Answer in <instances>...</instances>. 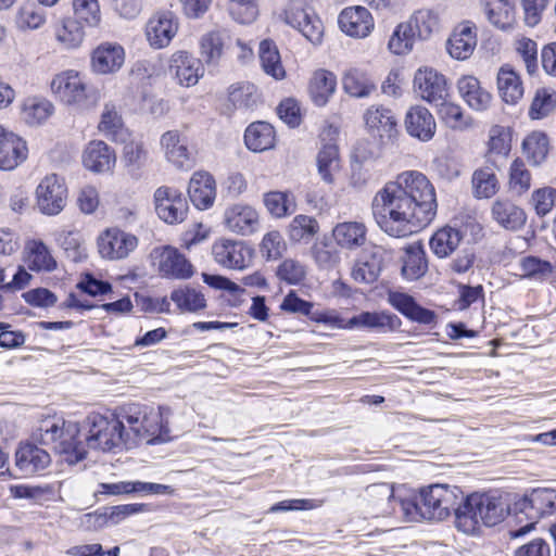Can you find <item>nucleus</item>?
Instances as JSON below:
<instances>
[{"instance_id": "obj_1", "label": "nucleus", "mask_w": 556, "mask_h": 556, "mask_svg": "<svg viewBox=\"0 0 556 556\" xmlns=\"http://www.w3.org/2000/svg\"><path fill=\"white\" fill-rule=\"evenodd\" d=\"M435 190L418 170H405L376 192L371 201L372 217L388 236L404 238L435 216Z\"/></svg>"}, {"instance_id": "obj_2", "label": "nucleus", "mask_w": 556, "mask_h": 556, "mask_svg": "<svg viewBox=\"0 0 556 556\" xmlns=\"http://www.w3.org/2000/svg\"><path fill=\"white\" fill-rule=\"evenodd\" d=\"M168 407L154 408L148 405L129 404L124 406L117 418L123 421V434L126 448L136 446L140 441L149 444L164 442L169 438L167 418Z\"/></svg>"}, {"instance_id": "obj_3", "label": "nucleus", "mask_w": 556, "mask_h": 556, "mask_svg": "<svg viewBox=\"0 0 556 556\" xmlns=\"http://www.w3.org/2000/svg\"><path fill=\"white\" fill-rule=\"evenodd\" d=\"M452 509L455 527L465 534H475L481 525L493 527L506 515L501 497L489 493H472L459 501Z\"/></svg>"}, {"instance_id": "obj_4", "label": "nucleus", "mask_w": 556, "mask_h": 556, "mask_svg": "<svg viewBox=\"0 0 556 556\" xmlns=\"http://www.w3.org/2000/svg\"><path fill=\"white\" fill-rule=\"evenodd\" d=\"M79 432L77 422L63 418H47L41 421L34 438L56 454L64 455L67 463L76 464L87 454L84 441L78 439Z\"/></svg>"}, {"instance_id": "obj_5", "label": "nucleus", "mask_w": 556, "mask_h": 556, "mask_svg": "<svg viewBox=\"0 0 556 556\" xmlns=\"http://www.w3.org/2000/svg\"><path fill=\"white\" fill-rule=\"evenodd\" d=\"M86 429L85 447L103 452L126 447L123 421L117 418V415L108 417L90 414L86 419Z\"/></svg>"}, {"instance_id": "obj_6", "label": "nucleus", "mask_w": 556, "mask_h": 556, "mask_svg": "<svg viewBox=\"0 0 556 556\" xmlns=\"http://www.w3.org/2000/svg\"><path fill=\"white\" fill-rule=\"evenodd\" d=\"M419 500L425 520H444L463 500V491L456 485L431 484L420 489Z\"/></svg>"}, {"instance_id": "obj_7", "label": "nucleus", "mask_w": 556, "mask_h": 556, "mask_svg": "<svg viewBox=\"0 0 556 556\" xmlns=\"http://www.w3.org/2000/svg\"><path fill=\"white\" fill-rule=\"evenodd\" d=\"M51 90L65 104L79 109H91L98 102L97 92L88 88L80 75L73 70L55 75L51 81Z\"/></svg>"}, {"instance_id": "obj_8", "label": "nucleus", "mask_w": 556, "mask_h": 556, "mask_svg": "<svg viewBox=\"0 0 556 556\" xmlns=\"http://www.w3.org/2000/svg\"><path fill=\"white\" fill-rule=\"evenodd\" d=\"M519 514L525 515L529 522L518 530L510 531L513 538H518L531 529L535 522L556 510V490L554 489H534L518 503Z\"/></svg>"}, {"instance_id": "obj_9", "label": "nucleus", "mask_w": 556, "mask_h": 556, "mask_svg": "<svg viewBox=\"0 0 556 556\" xmlns=\"http://www.w3.org/2000/svg\"><path fill=\"white\" fill-rule=\"evenodd\" d=\"M37 206L49 216L58 215L66 205L67 188L62 177L56 174L47 175L36 189Z\"/></svg>"}, {"instance_id": "obj_10", "label": "nucleus", "mask_w": 556, "mask_h": 556, "mask_svg": "<svg viewBox=\"0 0 556 556\" xmlns=\"http://www.w3.org/2000/svg\"><path fill=\"white\" fill-rule=\"evenodd\" d=\"M214 261L228 269H244L253 260V250L243 241L222 238L212 245Z\"/></svg>"}, {"instance_id": "obj_11", "label": "nucleus", "mask_w": 556, "mask_h": 556, "mask_svg": "<svg viewBox=\"0 0 556 556\" xmlns=\"http://www.w3.org/2000/svg\"><path fill=\"white\" fill-rule=\"evenodd\" d=\"M154 204L157 216L170 225L184 222L189 210L182 193L168 186H161L155 190Z\"/></svg>"}, {"instance_id": "obj_12", "label": "nucleus", "mask_w": 556, "mask_h": 556, "mask_svg": "<svg viewBox=\"0 0 556 556\" xmlns=\"http://www.w3.org/2000/svg\"><path fill=\"white\" fill-rule=\"evenodd\" d=\"M285 22L296 28L309 42L319 45L324 36V25L320 18L304 9L301 2H292L285 10Z\"/></svg>"}, {"instance_id": "obj_13", "label": "nucleus", "mask_w": 556, "mask_h": 556, "mask_svg": "<svg viewBox=\"0 0 556 556\" xmlns=\"http://www.w3.org/2000/svg\"><path fill=\"white\" fill-rule=\"evenodd\" d=\"M414 88L422 100L434 105L445 100L448 96L444 75L431 67L419 68L415 73Z\"/></svg>"}, {"instance_id": "obj_14", "label": "nucleus", "mask_w": 556, "mask_h": 556, "mask_svg": "<svg viewBox=\"0 0 556 556\" xmlns=\"http://www.w3.org/2000/svg\"><path fill=\"white\" fill-rule=\"evenodd\" d=\"M137 237L118 228L106 229L98 238V249L102 257L121 260L136 249Z\"/></svg>"}, {"instance_id": "obj_15", "label": "nucleus", "mask_w": 556, "mask_h": 556, "mask_svg": "<svg viewBox=\"0 0 556 556\" xmlns=\"http://www.w3.org/2000/svg\"><path fill=\"white\" fill-rule=\"evenodd\" d=\"M178 30V20L173 12L153 14L146 26V36L151 47L162 49L169 45Z\"/></svg>"}, {"instance_id": "obj_16", "label": "nucleus", "mask_w": 556, "mask_h": 556, "mask_svg": "<svg viewBox=\"0 0 556 556\" xmlns=\"http://www.w3.org/2000/svg\"><path fill=\"white\" fill-rule=\"evenodd\" d=\"M169 73L184 87L194 86L204 74L201 60L187 51L175 52L169 61Z\"/></svg>"}, {"instance_id": "obj_17", "label": "nucleus", "mask_w": 556, "mask_h": 556, "mask_svg": "<svg viewBox=\"0 0 556 556\" xmlns=\"http://www.w3.org/2000/svg\"><path fill=\"white\" fill-rule=\"evenodd\" d=\"M124 62L125 50L117 42H102L91 53V68L97 74H114L122 68Z\"/></svg>"}, {"instance_id": "obj_18", "label": "nucleus", "mask_w": 556, "mask_h": 556, "mask_svg": "<svg viewBox=\"0 0 556 556\" xmlns=\"http://www.w3.org/2000/svg\"><path fill=\"white\" fill-rule=\"evenodd\" d=\"M224 223L229 231L241 236H250L258 228V213L248 204H233L226 208Z\"/></svg>"}, {"instance_id": "obj_19", "label": "nucleus", "mask_w": 556, "mask_h": 556, "mask_svg": "<svg viewBox=\"0 0 556 556\" xmlns=\"http://www.w3.org/2000/svg\"><path fill=\"white\" fill-rule=\"evenodd\" d=\"M26 142L0 125V169L11 170L27 157Z\"/></svg>"}, {"instance_id": "obj_20", "label": "nucleus", "mask_w": 556, "mask_h": 556, "mask_svg": "<svg viewBox=\"0 0 556 556\" xmlns=\"http://www.w3.org/2000/svg\"><path fill=\"white\" fill-rule=\"evenodd\" d=\"M339 26L351 37H367L374 28V18L364 7L345 8L339 15Z\"/></svg>"}, {"instance_id": "obj_21", "label": "nucleus", "mask_w": 556, "mask_h": 556, "mask_svg": "<svg viewBox=\"0 0 556 556\" xmlns=\"http://www.w3.org/2000/svg\"><path fill=\"white\" fill-rule=\"evenodd\" d=\"M190 201L199 210H206L214 204L216 182L214 177L204 170L193 173L188 186Z\"/></svg>"}, {"instance_id": "obj_22", "label": "nucleus", "mask_w": 556, "mask_h": 556, "mask_svg": "<svg viewBox=\"0 0 556 556\" xmlns=\"http://www.w3.org/2000/svg\"><path fill=\"white\" fill-rule=\"evenodd\" d=\"M159 271L165 277L188 279L193 275V266L177 249L164 247L159 253Z\"/></svg>"}, {"instance_id": "obj_23", "label": "nucleus", "mask_w": 556, "mask_h": 556, "mask_svg": "<svg viewBox=\"0 0 556 556\" xmlns=\"http://www.w3.org/2000/svg\"><path fill=\"white\" fill-rule=\"evenodd\" d=\"M406 131L421 141H429L435 134V121L430 111L424 106L410 108L405 116Z\"/></svg>"}, {"instance_id": "obj_24", "label": "nucleus", "mask_w": 556, "mask_h": 556, "mask_svg": "<svg viewBox=\"0 0 556 556\" xmlns=\"http://www.w3.org/2000/svg\"><path fill=\"white\" fill-rule=\"evenodd\" d=\"M477 46L476 26L466 22L458 25L447 40V51L453 59H468Z\"/></svg>"}, {"instance_id": "obj_25", "label": "nucleus", "mask_w": 556, "mask_h": 556, "mask_svg": "<svg viewBox=\"0 0 556 556\" xmlns=\"http://www.w3.org/2000/svg\"><path fill=\"white\" fill-rule=\"evenodd\" d=\"M160 144L168 162L178 168L192 165L187 139L177 130H168L161 136Z\"/></svg>"}, {"instance_id": "obj_26", "label": "nucleus", "mask_w": 556, "mask_h": 556, "mask_svg": "<svg viewBox=\"0 0 556 556\" xmlns=\"http://www.w3.org/2000/svg\"><path fill=\"white\" fill-rule=\"evenodd\" d=\"M366 126L372 136L391 139L397 131L394 113L384 106H371L365 114Z\"/></svg>"}, {"instance_id": "obj_27", "label": "nucleus", "mask_w": 556, "mask_h": 556, "mask_svg": "<svg viewBox=\"0 0 556 556\" xmlns=\"http://www.w3.org/2000/svg\"><path fill=\"white\" fill-rule=\"evenodd\" d=\"M115 162V152L100 140L89 142L83 154L84 166L94 173L110 172Z\"/></svg>"}, {"instance_id": "obj_28", "label": "nucleus", "mask_w": 556, "mask_h": 556, "mask_svg": "<svg viewBox=\"0 0 556 556\" xmlns=\"http://www.w3.org/2000/svg\"><path fill=\"white\" fill-rule=\"evenodd\" d=\"M51 462L45 450L30 444H22L15 453V466L24 475H34L46 469Z\"/></svg>"}, {"instance_id": "obj_29", "label": "nucleus", "mask_w": 556, "mask_h": 556, "mask_svg": "<svg viewBox=\"0 0 556 556\" xmlns=\"http://www.w3.org/2000/svg\"><path fill=\"white\" fill-rule=\"evenodd\" d=\"M457 89L463 100L475 111H484L491 104V93L482 88L480 81L473 76L459 78Z\"/></svg>"}, {"instance_id": "obj_30", "label": "nucleus", "mask_w": 556, "mask_h": 556, "mask_svg": "<svg viewBox=\"0 0 556 556\" xmlns=\"http://www.w3.org/2000/svg\"><path fill=\"white\" fill-rule=\"evenodd\" d=\"M149 159V151L141 141H130L123 148L122 162L132 179L138 180L144 176Z\"/></svg>"}, {"instance_id": "obj_31", "label": "nucleus", "mask_w": 556, "mask_h": 556, "mask_svg": "<svg viewBox=\"0 0 556 556\" xmlns=\"http://www.w3.org/2000/svg\"><path fill=\"white\" fill-rule=\"evenodd\" d=\"M491 213L493 219L507 230H518L527 220L523 210L509 200H496L492 205Z\"/></svg>"}, {"instance_id": "obj_32", "label": "nucleus", "mask_w": 556, "mask_h": 556, "mask_svg": "<svg viewBox=\"0 0 556 556\" xmlns=\"http://www.w3.org/2000/svg\"><path fill=\"white\" fill-rule=\"evenodd\" d=\"M488 21L501 30H510L516 24L515 5L510 0H484Z\"/></svg>"}, {"instance_id": "obj_33", "label": "nucleus", "mask_w": 556, "mask_h": 556, "mask_svg": "<svg viewBox=\"0 0 556 556\" xmlns=\"http://www.w3.org/2000/svg\"><path fill=\"white\" fill-rule=\"evenodd\" d=\"M332 235L338 245L354 250L366 242L367 228L359 222H343L333 228Z\"/></svg>"}, {"instance_id": "obj_34", "label": "nucleus", "mask_w": 556, "mask_h": 556, "mask_svg": "<svg viewBox=\"0 0 556 556\" xmlns=\"http://www.w3.org/2000/svg\"><path fill=\"white\" fill-rule=\"evenodd\" d=\"M26 263L34 271H52L56 268V261L49 248L41 240H29L25 245Z\"/></svg>"}, {"instance_id": "obj_35", "label": "nucleus", "mask_w": 556, "mask_h": 556, "mask_svg": "<svg viewBox=\"0 0 556 556\" xmlns=\"http://www.w3.org/2000/svg\"><path fill=\"white\" fill-rule=\"evenodd\" d=\"M244 142L249 150L263 152L274 147L275 130L266 122L252 123L244 132Z\"/></svg>"}, {"instance_id": "obj_36", "label": "nucleus", "mask_w": 556, "mask_h": 556, "mask_svg": "<svg viewBox=\"0 0 556 556\" xmlns=\"http://www.w3.org/2000/svg\"><path fill=\"white\" fill-rule=\"evenodd\" d=\"M336 88V75L327 70H318L311 79L309 94L316 105L324 106L334 93Z\"/></svg>"}, {"instance_id": "obj_37", "label": "nucleus", "mask_w": 556, "mask_h": 556, "mask_svg": "<svg viewBox=\"0 0 556 556\" xmlns=\"http://www.w3.org/2000/svg\"><path fill=\"white\" fill-rule=\"evenodd\" d=\"M402 262V275L406 280H417L427 271L428 264L426 253L420 243L409 244L405 249Z\"/></svg>"}, {"instance_id": "obj_38", "label": "nucleus", "mask_w": 556, "mask_h": 556, "mask_svg": "<svg viewBox=\"0 0 556 556\" xmlns=\"http://www.w3.org/2000/svg\"><path fill=\"white\" fill-rule=\"evenodd\" d=\"M497 89L503 101L508 104H516L523 96L519 75L508 66H502L497 73Z\"/></svg>"}, {"instance_id": "obj_39", "label": "nucleus", "mask_w": 556, "mask_h": 556, "mask_svg": "<svg viewBox=\"0 0 556 556\" xmlns=\"http://www.w3.org/2000/svg\"><path fill=\"white\" fill-rule=\"evenodd\" d=\"M367 494L371 498L372 515L384 517L395 513L396 497L393 489L388 483L374 484L367 488Z\"/></svg>"}, {"instance_id": "obj_40", "label": "nucleus", "mask_w": 556, "mask_h": 556, "mask_svg": "<svg viewBox=\"0 0 556 556\" xmlns=\"http://www.w3.org/2000/svg\"><path fill=\"white\" fill-rule=\"evenodd\" d=\"M463 240L460 230L445 226L437 230L430 239V248L438 257H447Z\"/></svg>"}, {"instance_id": "obj_41", "label": "nucleus", "mask_w": 556, "mask_h": 556, "mask_svg": "<svg viewBox=\"0 0 556 556\" xmlns=\"http://www.w3.org/2000/svg\"><path fill=\"white\" fill-rule=\"evenodd\" d=\"M317 168L325 182H334V175L341 168L339 148L336 143H326L320 148L317 154Z\"/></svg>"}, {"instance_id": "obj_42", "label": "nucleus", "mask_w": 556, "mask_h": 556, "mask_svg": "<svg viewBox=\"0 0 556 556\" xmlns=\"http://www.w3.org/2000/svg\"><path fill=\"white\" fill-rule=\"evenodd\" d=\"M53 112L54 106L49 100L30 97L23 102L21 116L26 124L35 126L45 123Z\"/></svg>"}, {"instance_id": "obj_43", "label": "nucleus", "mask_w": 556, "mask_h": 556, "mask_svg": "<svg viewBox=\"0 0 556 556\" xmlns=\"http://www.w3.org/2000/svg\"><path fill=\"white\" fill-rule=\"evenodd\" d=\"M410 24L417 39L428 40L440 29L439 14L430 9H420L415 11L407 20Z\"/></svg>"}, {"instance_id": "obj_44", "label": "nucleus", "mask_w": 556, "mask_h": 556, "mask_svg": "<svg viewBox=\"0 0 556 556\" xmlns=\"http://www.w3.org/2000/svg\"><path fill=\"white\" fill-rule=\"evenodd\" d=\"M260 61L263 71L279 80L285 78L286 71L281 64V58L276 43L273 40L264 39L260 42Z\"/></svg>"}, {"instance_id": "obj_45", "label": "nucleus", "mask_w": 556, "mask_h": 556, "mask_svg": "<svg viewBox=\"0 0 556 556\" xmlns=\"http://www.w3.org/2000/svg\"><path fill=\"white\" fill-rule=\"evenodd\" d=\"M143 509L142 504H124L113 506L102 514H87L86 519L88 522H93L99 527L114 526L123 521L126 517L140 513Z\"/></svg>"}, {"instance_id": "obj_46", "label": "nucleus", "mask_w": 556, "mask_h": 556, "mask_svg": "<svg viewBox=\"0 0 556 556\" xmlns=\"http://www.w3.org/2000/svg\"><path fill=\"white\" fill-rule=\"evenodd\" d=\"M395 321H399L394 315L376 312H362L359 315L348 319V329H393Z\"/></svg>"}, {"instance_id": "obj_47", "label": "nucleus", "mask_w": 556, "mask_h": 556, "mask_svg": "<svg viewBox=\"0 0 556 556\" xmlns=\"http://www.w3.org/2000/svg\"><path fill=\"white\" fill-rule=\"evenodd\" d=\"M263 202L268 213L275 218L287 217L296 210L295 199L290 192H266Z\"/></svg>"}, {"instance_id": "obj_48", "label": "nucleus", "mask_w": 556, "mask_h": 556, "mask_svg": "<svg viewBox=\"0 0 556 556\" xmlns=\"http://www.w3.org/2000/svg\"><path fill=\"white\" fill-rule=\"evenodd\" d=\"M342 85L344 91L355 98L368 97L375 90V84L358 68L348 70L342 77Z\"/></svg>"}, {"instance_id": "obj_49", "label": "nucleus", "mask_w": 556, "mask_h": 556, "mask_svg": "<svg viewBox=\"0 0 556 556\" xmlns=\"http://www.w3.org/2000/svg\"><path fill=\"white\" fill-rule=\"evenodd\" d=\"M170 300L182 312L197 313L206 307V299L201 290L191 287L176 289L170 294Z\"/></svg>"}, {"instance_id": "obj_50", "label": "nucleus", "mask_w": 556, "mask_h": 556, "mask_svg": "<svg viewBox=\"0 0 556 556\" xmlns=\"http://www.w3.org/2000/svg\"><path fill=\"white\" fill-rule=\"evenodd\" d=\"M86 27L87 25H84L74 17L65 18L62 25L55 30L56 40L66 49L77 48L85 39Z\"/></svg>"}, {"instance_id": "obj_51", "label": "nucleus", "mask_w": 556, "mask_h": 556, "mask_svg": "<svg viewBox=\"0 0 556 556\" xmlns=\"http://www.w3.org/2000/svg\"><path fill=\"white\" fill-rule=\"evenodd\" d=\"M416 39L417 37L410 24L407 21L402 22L394 28L389 39L388 48L395 55H405L414 49Z\"/></svg>"}, {"instance_id": "obj_52", "label": "nucleus", "mask_w": 556, "mask_h": 556, "mask_svg": "<svg viewBox=\"0 0 556 556\" xmlns=\"http://www.w3.org/2000/svg\"><path fill=\"white\" fill-rule=\"evenodd\" d=\"M473 194L478 199H489L493 197L498 189L497 178L490 167H483L475 170L472 175Z\"/></svg>"}, {"instance_id": "obj_53", "label": "nucleus", "mask_w": 556, "mask_h": 556, "mask_svg": "<svg viewBox=\"0 0 556 556\" xmlns=\"http://www.w3.org/2000/svg\"><path fill=\"white\" fill-rule=\"evenodd\" d=\"M56 241L71 261L80 262L87 256L83 238L78 230H62L59 232Z\"/></svg>"}, {"instance_id": "obj_54", "label": "nucleus", "mask_w": 556, "mask_h": 556, "mask_svg": "<svg viewBox=\"0 0 556 556\" xmlns=\"http://www.w3.org/2000/svg\"><path fill=\"white\" fill-rule=\"evenodd\" d=\"M319 226L315 218L307 215H296L288 227L289 239L293 242L308 241L317 232Z\"/></svg>"}, {"instance_id": "obj_55", "label": "nucleus", "mask_w": 556, "mask_h": 556, "mask_svg": "<svg viewBox=\"0 0 556 556\" xmlns=\"http://www.w3.org/2000/svg\"><path fill=\"white\" fill-rule=\"evenodd\" d=\"M227 39L229 36L224 31H211L201 38V54L207 63H215L220 59Z\"/></svg>"}, {"instance_id": "obj_56", "label": "nucleus", "mask_w": 556, "mask_h": 556, "mask_svg": "<svg viewBox=\"0 0 556 556\" xmlns=\"http://www.w3.org/2000/svg\"><path fill=\"white\" fill-rule=\"evenodd\" d=\"M73 17L89 28L98 27L102 20L98 0H73Z\"/></svg>"}, {"instance_id": "obj_57", "label": "nucleus", "mask_w": 556, "mask_h": 556, "mask_svg": "<svg viewBox=\"0 0 556 556\" xmlns=\"http://www.w3.org/2000/svg\"><path fill=\"white\" fill-rule=\"evenodd\" d=\"M230 102L239 109H252L258 101L257 88L251 83H240L229 89Z\"/></svg>"}, {"instance_id": "obj_58", "label": "nucleus", "mask_w": 556, "mask_h": 556, "mask_svg": "<svg viewBox=\"0 0 556 556\" xmlns=\"http://www.w3.org/2000/svg\"><path fill=\"white\" fill-rule=\"evenodd\" d=\"M555 108L556 92L552 89L541 88L535 92L529 110V116L532 119H541L552 113Z\"/></svg>"}, {"instance_id": "obj_59", "label": "nucleus", "mask_w": 556, "mask_h": 556, "mask_svg": "<svg viewBox=\"0 0 556 556\" xmlns=\"http://www.w3.org/2000/svg\"><path fill=\"white\" fill-rule=\"evenodd\" d=\"M440 118L453 129H464L470 125V118L464 115L462 108L446 99L435 104Z\"/></svg>"}, {"instance_id": "obj_60", "label": "nucleus", "mask_w": 556, "mask_h": 556, "mask_svg": "<svg viewBox=\"0 0 556 556\" xmlns=\"http://www.w3.org/2000/svg\"><path fill=\"white\" fill-rule=\"evenodd\" d=\"M123 126L122 115L117 112L115 104L111 102L105 103L98 126L99 130L106 137L116 139L123 131Z\"/></svg>"}, {"instance_id": "obj_61", "label": "nucleus", "mask_w": 556, "mask_h": 556, "mask_svg": "<svg viewBox=\"0 0 556 556\" xmlns=\"http://www.w3.org/2000/svg\"><path fill=\"white\" fill-rule=\"evenodd\" d=\"M522 148L528 159L538 165L547 155L548 138L543 132L534 131L523 140Z\"/></svg>"}, {"instance_id": "obj_62", "label": "nucleus", "mask_w": 556, "mask_h": 556, "mask_svg": "<svg viewBox=\"0 0 556 556\" xmlns=\"http://www.w3.org/2000/svg\"><path fill=\"white\" fill-rule=\"evenodd\" d=\"M227 10L230 16L241 24L252 23L258 14L256 0H228Z\"/></svg>"}, {"instance_id": "obj_63", "label": "nucleus", "mask_w": 556, "mask_h": 556, "mask_svg": "<svg viewBox=\"0 0 556 556\" xmlns=\"http://www.w3.org/2000/svg\"><path fill=\"white\" fill-rule=\"evenodd\" d=\"M531 186V174L525 163L517 159L510 165L509 188L517 194H522Z\"/></svg>"}, {"instance_id": "obj_64", "label": "nucleus", "mask_w": 556, "mask_h": 556, "mask_svg": "<svg viewBox=\"0 0 556 556\" xmlns=\"http://www.w3.org/2000/svg\"><path fill=\"white\" fill-rule=\"evenodd\" d=\"M286 250V242L278 230H271L263 237L260 245L262 255L268 260H278Z\"/></svg>"}]
</instances>
